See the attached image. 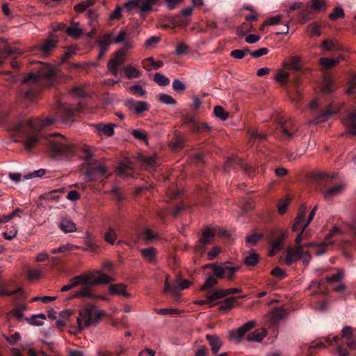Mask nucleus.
<instances>
[{
	"label": "nucleus",
	"mask_w": 356,
	"mask_h": 356,
	"mask_svg": "<svg viewBox=\"0 0 356 356\" xmlns=\"http://www.w3.org/2000/svg\"><path fill=\"white\" fill-rule=\"evenodd\" d=\"M104 314L103 311L95 307L81 309L76 318L77 326L71 327L70 332L76 334L89 326L96 325L101 321Z\"/></svg>",
	"instance_id": "1"
},
{
	"label": "nucleus",
	"mask_w": 356,
	"mask_h": 356,
	"mask_svg": "<svg viewBox=\"0 0 356 356\" xmlns=\"http://www.w3.org/2000/svg\"><path fill=\"white\" fill-rule=\"evenodd\" d=\"M56 67L48 64H41L36 72L27 74L23 78V82H31L41 86H50L53 83Z\"/></svg>",
	"instance_id": "2"
},
{
	"label": "nucleus",
	"mask_w": 356,
	"mask_h": 356,
	"mask_svg": "<svg viewBox=\"0 0 356 356\" xmlns=\"http://www.w3.org/2000/svg\"><path fill=\"white\" fill-rule=\"evenodd\" d=\"M316 207H314L309 213L308 218L305 219L306 208L305 207H300L298 211L294 223L292 225V230L293 232L300 231L301 233H303L313 220L316 214Z\"/></svg>",
	"instance_id": "3"
},
{
	"label": "nucleus",
	"mask_w": 356,
	"mask_h": 356,
	"mask_svg": "<svg viewBox=\"0 0 356 356\" xmlns=\"http://www.w3.org/2000/svg\"><path fill=\"white\" fill-rule=\"evenodd\" d=\"M316 207H314L309 213L308 218L305 219L306 208L305 207H300L298 211L294 223L292 225V230L293 232L300 231L301 233H303L313 220L316 214Z\"/></svg>",
	"instance_id": "4"
},
{
	"label": "nucleus",
	"mask_w": 356,
	"mask_h": 356,
	"mask_svg": "<svg viewBox=\"0 0 356 356\" xmlns=\"http://www.w3.org/2000/svg\"><path fill=\"white\" fill-rule=\"evenodd\" d=\"M156 2V0H129L124 4V8L129 13L138 10L141 13H146L152 10Z\"/></svg>",
	"instance_id": "5"
},
{
	"label": "nucleus",
	"mask_w": 356,
	"mask_h": 356,
	"mask_svg": "<svg viewBox=\"0 0 356 356\" xmlns=\"http://www.w3.org/2000/svg\"><path fill=\"white\" fill-rule=\"evenodd\" d=\"M256 325L254 321H250L236 330L229 332L228 338L230 341L240 343L244 335L252 330Z\"/></svg>",
	"instance_id": "6"
},
{
	"label": "nucleus",
	"mask_w": 356,
	"mask_h": 356,
	"mask_svg": "<svg viewBox=\"0 0 356 356\" xmlns=\"http://www.w3.org/2000/svg\"><path fill=\"white\" fill-rule=\"evenodd\" d=\"M127 55V51L124 49H121L117 51L114 56L108 61L107 67L112 74L117 75L118 67L124 63Z\"/></svg>",
	"instance_id": "7"
},
{
	"label": "nucleus",
	"mask_w": 356,
	"mask_h": 356,
	"mask_svg": "<svg viewBox=\"0 0 356 356\" xmlns=\"http://www.w3.org/2000/svg\"><path fill=\"white\" fill-rule=\"evenodd\" d=\"M106 169L102 165H98L94 168H92L89 170H88L86 173V177L88 179V181H92L99 180L102 181L106 177Z\"/></svg>",
	"instance_id": "8"
},
{
	"label": "nucleus",
	"mask_w": 356,
	"mask_h": 356,
	"mask_svg": "<svg viewBox=\"0 0 356 356\" xmlns=\"http://www.w3.org/2000/svg\"><path fill=\"white\" fill-rule=\"evenodd\" d=\"M343 124L350 134L356 136V107L348 111L346 116L343 119Z\"/></svg>",
	"instance_id": "9"
},
{
	"label": "nucleus",
	"mask_w": 356,
	"mask_h": 356,
	"mask_svg": "<svg viewBox=\"0 0 356 356\" xmlns=\"http://www.w3.org/2000/svg\"><path fill=\"white\" fill-rule=\"evenodd\" d=\"M301 57L298 55H294L284 58L282 66L289 71H298L302 69Z\"/></svg>",
	"instance_id": "10"
},
{
	"label": "nucleus",
	"mask_w": 356,
	"mask_h": 356,
	"mask_svg": "<svg viewBox=\"0 0 356 356\" xmlns=\"http://www.w3.org/2000/svg\"><path fill=\"white\" fill-rule=\"evenodd\" d=\"M90 276L91 285L108 284L114 280L111 276L107 275L99 270L90 272Z\"/></svg>",
	"instance_id": "11"
},
{
	"label": "nucleus",
	"mask_w": 356,
	"mask_h": 356,
	"mask_svg": "<svg viewBox=\"0 0 356 356\" xmlns=\"http://www.w3.org/2000/svg\"><path fill=\"white\" fill-rule=\"evenodd\" d=\"M302 254V248L296 247H289L286 251V257L284 263L290 266L300 259Z\"/></svg>",
	"instance_id": "12"
},
{
	"label": "nucleus",
	"mask_w": 356,
	"mask_h": 356,
	"mask_svg": "<svg viewBox=\"0 0 356 356\" xmlns=\"http://www.w3.org/2000/svg\"><path fill=\"white\" fill-rule=\"evenodd\" d=\"M125 104L129 109L134 110L136 114L147 111L149 109L147 102L144 101H136L130 99L127 100Z\"/></svg>",
	"instance_id": "13"
},
{
	"label": "nucleus",
	"mask_w": 356,
	"mask_h": 356,
	"mask_svg": "<svg viewBox=\"0 0 356 356\" xmlns=\"http://www.w3.org/2000/svg\"><path fill=\"white\" fill-rule=\"evenodd\" d=\"M339 112L338 109L327 108L325 111L317 115L314 120L309 121V123L318 124L327 121L332 115L337 114Z\"/></svg>",
	"instance_id": "14"
},
{
	"label": "nucleus",
	"mask_w": 356,
	"mask_h": 356,
	"mask_svg": "<svg viewBox=\"0 0 356 356\" xmlns=\"http://www.w3.org/2000/svg\"><path fill=\"white\" fill-rule=\"evenodd\" d=\"M65 31L70 37L76 40L83 35V31L80 27L79 23L73 21L71 22L70 26L66 29Z\"/></svg>",
	"instance_id": "15"
},
{
	"label": "nucleus",
	"mask_w": 356,
	"mask_h": 356,
	"mask_svg": "<svg viewBox=\"0 0 356 356\" xmlns=\"http://www.w3.org/2000/svg\"><path fill=\"white\" fill-rule=\"evenodd\" d=\"M214 231L212 229H205L202 232L201 238L198 241L197 248L199 250L203 249L204 245L209 244L212 241Z\"/></svg>",
	"instance_id": "16"
},
{
	"label": "nucleus",
	"mask_w": 356,
	"mask_h": 356,
	"mask_svg": "<svg viewBox=\"0 0 356 356\" xmlns=\"http://www.w3.org/2000/svg\"><path fill=\"white\" fill-rule=\"evenodd\" d=\"M290 77L289 70L282 66L275 74V81L279 84L284 85L288 83Z\"/></svg>",
	"instance_id": "17"
},
{
	"label": "nucleus",
	"mask_w": 356,
	"mask_h": 356,
	"mask_svg": "<svg viewBox=\"0 0 356 356\" xmlns=\"http://www.w3.org/2000/svg\"><path fill=\"white\" fill-rule=\"evenodd\" d=\"M267 331L264 328H259L249 333L247 336V339L252 342H261L266 337Z\"/></svg>",
	"instance_id": "18"
},
{
	"label": "nucleus",
	"mask_w": 356,
	"mask_h": 356,
	"mask_svg": "<svg viewBox=\"0 0 356 356\" xmlns=\"http://www.w3.org/2000/svg\"><path fill=\"white\" fill-rule=\"evenodd\" d=\"M115 126L113 123L107 124H99L96 126V131L99 136H111L114 134V127Z\"/></svg>",
	"instance_id": "19"
},
{
	"label": "nucleus",
	"mask_w": 356,
	"mask_h": 356,
	"mask_svg": "<svg viewBox=\"0 0 356 356\" xmlns=\"http://www.w3.org/2000/svg\"><path fill=\"white\" fill-rule=\"evenodd\" d=\"M59 227L65 233H72L76 231L75 223L67 218H64L61 220Z\"/></svg>",
	"instance_id": "20"
},
{
	"label": "nucleus",
	"mask_w": 356,
	"mask_h": 356,
	"mask_svg": "<svg viewBox=\"0 0 356 356\" xmlns=\"http://www.w3.org/2000/svg\"><path fill=\"white\" fill-rule=\"evenodd\" d=\"M207 305L209 308L213 307L218 305L216 302L218 299L223 298V293L220 289H216L211 293H207L206 296Z\"/></svg>",
	"instance_id": "21"
},
{
	"label": "nucleus",
	"mask_w": 356,
	"mask_h": 356,
	"mask_svg": "<svg viewBox=\"0 0 356 356\" xmlns=\"http://www.w3.org/2000/svg\"><path fill=\"white\" fill-rule=\"evenodd\" d=\"M54 120L53 119L46 118V119H44L43 120H26V123L31 128H32L33 129L39 130L40 129H41L42 127L46 126V125L51 124L52 123H54Z\"/></svg>",
	"instance_id": "22"
},
{
	"label": "nucleus",
	"mask_w": 356,
	"mask_h": 356,
	"mask_svg": "<svg viewBox=\"0 0 356 356\" xmlns=\"http://www.w3.org/2000/svg\"><path fill=\"white\" fill-rule=\"evenodd\" d=\"M344 188L343 184H337L324 191V197L329 200L340 194Z\"/></svg>",
	"instance_id": "23"
},
{
	"label": "nucleus",
	"mask_w": 356,
	"mask_h": 356,
	"mask_svg": "<svg viewBox=\"0 0 356 356\" xmlns=\"http://www.w3.org/2000/svg\"><path fill=\"white\" fill-rule=\"evenodd\" d=\"M206 338L209 342L212 353L213 354H216L222 347V341L216 335L207 334Z\"/></svg>",
	"instance_id": "24"
},
{
	"label": "nucleus",
	"mask_w": 356,
	"mask_h": 356,
	"mask_svg": "<svg viewBox=\"0 0 356 356\" xmlns=\"http://www.w3.org/2000/svg\"><path fill=\"white\" fill-rule=\"evenodd\" d=\"M190 285V282L185 279L178 278L176 282V286L172 287L170 290V293L172 296H177L179 294L181 290L186 289L188 288Z\"/></svg>",
	"instance_id": "25"
},
{
	"label": "nucleus",
	"mask_w": 356,
	"mask_h": 356,
	"mask_svg": "<svg viewBox=\"0 0 356 356\" xmlns=\"http://www.w3.org/2000/svg\"><path fill=\"white\" fill-rule=\"evenodd\" d=\"M23 177L19 173H10L8 175H1L0 181L5 184L9 185V181L15 184H19Z\"/></svg>",
	"instance_id": "26"
},
{
	"label": "nucleus",
	"mask_w": 356,
	"mask_h": 356,
	"mask_svg": "<svg viewBox=\"0 0 356 356\" xmlns=\"http://www.w3.org/2000/svg\"><path fill=\"white\" fill-rule=\"evenodd\" d=\"M109 291L112 294L120 295L124 298H129L130 296V294L127 293L126 290V286L122 284L110 286Z\"/></svg>",
	"instance_id": "27"
},
{
	"label": "nucleus",
	"mask_w": 356,
	"mask_h": 356,
	"mask_svg": "<svg viewBox=\"0 0 356 356\" xmlns=\"http://www.w3.org/2000/svg\"><path fill=\"white\" fill-rule=\"evenodd\" d=\"M21 54L22 52L15 47L5 46L4 48L0 51V65L3 63L4 59L7 56Z\"/></svg>",
	"instance_id": "28"
},
{
	"label": "nucleus",
	"mask_w": 356,
	"mask_h": 356,
	"mask_svg": "<svg viewBox=\"0 0 356 356\" xmlns=\"http://www.w3.org/2000/svg\"><path fill=\"white\" fill-rule=\"evenodd\" d=\"M123 71L125 76L129 79L138 78L141 74V72L137 67L131 65L125 66L123 68Z\"/></svg>",
	"instance_id": "29"
},
{
	"label": "nucleus",
	"mask_w": 356,
	"mask_h": 356,
	"mask_svg": "<svg viewBox=\"0 0 356 356\" xmlns=\"http://www.w3.org/2000/svg\"><path fill=\"white\" fill-rule=\"evenodd\" d=\"M56 42L57 41L55 40L48 39L45 40L43 44L35 47V49L41 51L44 54H47L50 51L56 47Z\"/></svg>",
	"instance_id": "30"
},
{
	"label": "nucleus",
	"mask_w": 356,
	"mask_h": 356,
	"mask_svg": "<svg viewBox=\"0 0 356 356\" xmlns=\"http://www.w3.org/2000/svg\"><path fill=\"white\" fill-rule=\"evenodd\" d=\"M282 130L283 134L288 138H291L298 132L296 125L293 122H289L282 126Z\"/></svg>",
	"instance_id": "31"
},
{
	"label": "nucleus",
	"mask_w": 356,
	"mask_h": 356,
	"mask_svg": "<svg viewBox=\"0 0 356 356\" xmlns=\"http://www.w3.org/2000/svg\"><path fill=\"white\" fill-rule=\"evenodd\" d=\"M211 268L213 270V272L214 275L219 278L224 277V275L225 274V263L222 264L218 266L213 264L205 265L204 266V268Z\"/></svg>",
	"instance_id": "32"
},
{
	"label": "nucleus",
	"mask_w": 356,
	"mask_h": 356,
	"mask_svg": "<svg viewBox=\"0 0 356 356\" xmlns=\"http://www.w3.org/2000/svg\"><path fill=\"white\" fill-rule=\"evenodd\" d=\"M46 318V316L42 314H38L31 316L29 318H26V321L32 325L41 326L44 324V321Z\"/></svg>",
	"instance_id": "33"
},
{
	"label": "nucleus",
	"mask_w": 356,
	"mask_h": 356,
	"mask_svg": "<svg viewBox=\"0 0 356 356\" xmlns=\"http://www.w3.org/2000/svg\"><path fill=\"white\" fill-rule=\"evenodd\" d=\"M339 61V58H322L319 60V63L325 69H330L337 65Z\"/></svg>",
	"instance_id": "34"
},
{
	"label": "nucleus",
	"mask_w": 356,
	"mask_h": 356,
	"mask_svg": "<svg viewBox=\"0 0 356 356\" xmlns=\"http://www.w3.org/2000/svg\"><path fill=\"white\" fill-rule=\"evenodd\" d=\"M131 170V166L129 161L121 163L118 169L119 175L123 178L131 176V173L129 172Z\"/></svg>",
	"instance_id": "35"
},
{
	"label": "nucleus",
	"mask_w": 356,
	"mask_h": 356,
	"mask_svg": "<svg viewBox=\"0 0 356 356\" xmlns=\"http://www.w3.org/2000/svg\"><path fill=\"white\" fill-rule=\"evenodd\" d=\"M235 301V298H229L223 301L218 302V305H219V310L222 312L230 310L234 307Z\"/></svg>",
	"instance_id": "36"
},
{
	"label": "nucleus",
	"mask_w": 356,
	"mask_h": 356,
	"mask_svg": "<svg viewBox=\"0 0 356 356\" xmlns=\"http://www.w3.org/2000/svg\"><path fill=\"white\" fill-rule=\"evenodd\" d=\"M284 311L280 307L273 308L268 314L270 321L273 323L282 319L284 316Z\"/></svg>",
	"instance_id": "37"
},
{
	"label": "nucleus",
	"mask_w": 356,
	"mask_h": 356,
	"mask_svg": "<svg viewBox=\"0 0 356 356\" xmlns=\"http://www.w3.org/2000/svg\"><path fill=\"white\" fill-rule=\"evenodd\" d=\"M140 252L143 257L149 262L155 261L156 250L155 248L150 247L145 249H142Z\"/></svg>",
	"instance_id": "38"
},
{
	"label": "nucleus",
	"mask_w": 356,
	"mask_h": 356,
	"mask_svg": "<svg viewBox=\"0 0 356 356\" xmlns=\"http://www.w3.org/2000/svg\"><path fill=\"white\" fill-rule=\"evenodd\" d=\"M51 146L56 152L61 154H67L70 152V149L72 148V146L70 145L58 142L51 143Z\"/></svg>",
	"instance_id": "39"
},
{
	"label": "nucleus",
	"mask_w": 356,
	"mask_h": 356,
	"mask_svg": "<svg viewBox=\"0 0 356 356\" xmlns=\"http://www.w3.org/2000/svg\"><path fill=\"white\" fill-rule=\"evenodd\" d=\"M95 3V0H86L80 2L79 4L74 6V10L77 13H83L88 8L93 6Z\"/></svg>",
	"instance_id": "40"
},
{
	"label": "nucleus",
	"mask_w": 356,
	"mask_h": 356,
	"mask_svg": "<svg viewBox=\"0 0 356 356\" xmlns=\"http://www.w3.org/2000/svg\"><path fill=\"white\" fill-rule=\"evenodd\" d=\"M141 237L143 240L145 241L147 243L156 240L159 238L156 232L149 229H145L143 232Z\"/></svg>",
	"instance_id": "41"
},
{
	"label": "nucleus",
	"mask_w": 356,
	"mask_h": 356,
	"mask_svg": "<svg viewBox=\"0 0 356 356\" xmlns=\"http://www.w3.org/2000/svg\"><path fill=\"white\" fill-rule=\"evenodd\" d=\"M17 234V229L14 225H8L6 231L3 233V237L7 240H11L14 238Z\"/></svg>",
	"instance_id": "42"
},
{
	"label": "nucleus",
	"mask_w": 356,
	"mask_h": 356,
	"mask_svg": "<svg viewBox=\"0 0 356 356\" xmlns=\"http://www.w3.org/2000/svg\"><path fill=\"white\" fill-rule=\"evenodd\" d=\"M225 273H227V279L232 280L235 273L238 270V266H234L230 263H225Z\"/></svg>",
	"instance_id": "43"
},
{
	"label": "nucleus",
	"mask_w": 356,
	"mask_h": 356,
	"mask_svg": "<svg viewBox=\"0 0 356 356\" xmlns=\"http://www.w3.org/2000/svg\"><path fill=\"white\" fill-rule=\"evenodd\" d=\"M78 285L88 286L91 285L90 273H83L79 276L75 277Z\"/></svg>",
	"instance_id": "44"
},
{
	"label": "nucleus",
	"mask_w": 356,
	"mask_h": 356,
	"mask_svg": "<svg viewBox=\"0 0 356 356\" xmlns=\"http://www.w3.org/2000/svg\"><path fill=\"white\" fill-rule=\"evenodd\" d=\"M214 115L222 120H226L229 117V113L220 106H216L213 108Z\"/></svg>",
	"instance_id": "45"
},
{
	"label": "nucleus",
	"mask_w": 356,
	"mask_h": 356,
	"mask_svg": "<svg viewBox=\"0 0 356 356\" xmlns=\"http://www.w3.org/2000/svg\"><path fill=\"white\" fill-rule=\"evenodd\" d=\"M22 213H23L22 210H21L19 209H16L10 213H9L8 215H5V216H2L1 218H0V223H6V222H8L9 220H10L11 219H13L15 216L20 217V214Z\"/></svg>",
	"instance_id": "46"
},
{
	"label": "nucleus",
	"mask_w": 356,
	"mask_h": 356,
	"mask_svg": "<svg viewBox=\"0 0 356 356\" xmlns=\"http://www.w3.org/2000/svg\"><path fill=\"white\" fill-rule=\"evenodd\" d=\"M73 245L70 244H65L59 246L57 248H54L51 250V253L52 254H57V253H61L63 254H65L67 252L72 250Z\"/></svg>",
	"instance_id": "47"
},
{
	"label": "nucleus",
	"mask_w": 356,
	"mask_h": 356,
	"mask_svg": "<svg viewBox=\"0 0 356 356\" xmlns=\"http://www.w3.org/2000/svg\"><path fill=\"white\" fill-rule=\"evenodd\" d=\"M116 238L117 235L115 231L113 228L109 227L108 232L104 235L105 241L109 244L113 245L115 243Z\"/></svg>",
	"instance_id": "48"
},
{
	"label": "nucleus",
	"mask_w": 356,
	"mask_h": 356,
	"mask_svg": "<svg viewBox=\"0 0 356 356\" xmlns=\"http://www.w3.org/2000/svg\"><path fill=\"white\" fill-rule=\"evenodd\" d=\"M24 309L25 307H24L23 308H15L13 311L9 312L7 314L6 318H8L9 316L10 315H13L18 321H23Z\"/></svg>",
	"instance_id": "49"
},
{
	"label": "nucleus",
	"mask_w": 356,
	"mask_h": 356,
	"mask_svg": "<svg viewBox=\"0 0 356 356\" xmlns=\"http://www.w3.org/2000/svg\"><path fill=\"white\" fill-rule=\"evenodd\" d=\"M154 81L161 86H165L170 83L169 79L160 73L154 74Z\"/></svg>",
	"instance_id": "50"
},
{
	"label": "nucleus",
	"mask_w": 356,
	"mask_h": 356,
	"mask_svg": "<svg viewBox=\"0 0 356 356\" xmlns=\"http://www.w3.org/2000/svg\"><path fill=\"white\" fill-rule=\"evenodd\" d=\"M92 296H93V295L92 293V291L88 286H84L80 290L76 291L74 295V297H75V298L92 297Z\"/></svg>",
	"instance_id": "51"
},
{
	"label": "nucleus",
	"mask_w": 356,
	"mask_h": 356,
	"mask_svg": "<svg viewBox=\"0 0 356 356\" xmlns=\"http://www.w3.org/2000/svg\"><path fill=\"white\" fill-rule=\"evenodd\" d=\"M159 100L165 104L173 105L176 103L175 100L169 95L161 93L158 96Z\"/></svg>",
	"instance_id": "52"
},
{
	"label": "nucleus",
	"mask_w": 356,
	"mask_h": 356,
	"mask_svg": "<svg viewBox=\"0 0 356 356\" xmlns=\"http://www.w3.org/2000/svg\"><path fill=\"white\" fill-rule=\"evenodd\" d=\"M46 172V170L44 169H39V170H34L31 172H29L26 175H24L23 176V179H33V178H35V177H42Z\"/></svg>",
	"instance_id": "53"
},
{
	"label": "nucleus",
	"mask_w": 356,
	"mask_h": 356,
	"mask_svg": "<svg viewBox=\"0 0 356 356\" xmlns=\"http://www.w3.org/2000/svg\"><path fill=\"white\" fill-rule=\"evenodd\" d=\"M127 33L124 30H121L117 35L111 37L114 44H119L125 41Z\"/></svg>",
	"instance_id": "54"
},
{
	"label": "nucleus",
	"mask_w": 356,
	"mask_h": 356,
	"mask_svg": "<svg viewBox=\"0 0 356 356\" xmlns=\"http://www.w3.org/2000/svg\"><path fill=\"white\" fill-rule=\"evenodd\" d=\"M326 7V1L325 0H312L311 8L315 11H318Z\"/></svg>",
	"instance_id": "55"
},
{
	"label": "nucleus",
	"mask_w": 356,
	"mask_h": 356,
	"mask_svg": "<svg viewBox=\"0 0 356 356\" xmlns=\"http://www.w3.org/2000/svg\"><path fill=\"white\" fill-rule=\"evenodd\" d=\"M259 260V256L256 253H251L245 258V264L248 266H253L257 264Z\"/></svg>",
	"instance_id": "56"
},
{
	"label": "nucleus",
	"mask_w": 356,
	"mask_h": 356,
	"mask_svg": "<svg viewBox=\"0 0 356 356\" xmlns=\"http://www.w3.org/2000/svg\"><path fill=\"white\" fill-rule=\"evenodd\" d=\"M321 47L325 51H332L337 49L336 42L332 40H325L321 44Z\"/></svg>",
	"instance_id": "57"
},
{
	"label": "nucleus",
	"mask_w": 356,
	"mask_h": 356,
	"mask_svg": "<svg viewBox=\"0 0 356 356\" xmlns=\"http://www.w3.org/2000/svg\"><path fill=\"white\" fill-rule=\"evenodd\" d=\"M247 54H250L248 49H236L231 51L230 55L232 57L236 59L243 58Z\"/></svg>",
	"instance_id": "58"
},
{
	"label": "nucleus",
	"mask_w": 356,
	"mask_h": 356,
	"mask_svg": "<svg viewBox=\"0 0 356 356\" xmlns=\"http://www.w3.org/2000/svg\"><path fill=\"white\" fill-rule=\"evenodd\" d=\"M343 278V273L341 270L338 271L336 274L327 276L325 277V280L329 282H339L342 281Z\"/></svg>",
	"instance_id": "59"
},
{
	"label": "nucleus",
	"mask_w": 356,
	"mask_h": 356,
	"mask_svg": "<svg viewBox=\"0 0 356 356\" xmlns=\"http://www.w3.org/2000/svg\"><path fill=\"white\" fill-rule=\"evenodd\" d=\"M131 134L136 139L143 140L147 143V134L142 129H134L132 131Z\"/></svg>",
	"instance_id": "60"
},
{
	"label": "nucleus",
	"mask_w": 356,
	"mask_h": 356,
	"mask_svg": "<svg viewBox=\"0 0 356 356\" xmlns=\"http://www.w3.org/2000/svg\"><path fill=\"white\" fill-rule=\"evenodd\" d=\"M217 280L213 277V276H209L207 278L204 284L202 285V286L201 287V290L202 291H204L206 290L207 289H209V288H211L213 286H215L216 284H217Z\"/></svg>",
	"instance_id": "61"
},
{
	"label": "nucleus",
	"mask_w": 356,
	"mask_h": 356,
	"mask_svg": "<svg viewBox=\"0 0 356 356\" xmlns=\"http://www.w3.org/2000/svg\"><path fill=\"white\" fill-rule=\"evenodd\" d=\"M160 38L158 36H152L148 38L144 46L147 49H151L156 46V44L159 42Z\"/></svg>",
	"instance_id": "62"
},
{
	"label": "nucleus",
	"mask_w": 356,
	"mask_h": 356,
	"mask_svg": "<svg viewBox=\"0 0 356 356\" xmlns=\"http://www.w3.org/2000/svg\"><path fill=\"white\" fill-rule=\"evenodd\" d=\"M290 200L289 199H284L281 200L277 205L278 207V212L280 214H284L286 213L288 206L289 204Z\"/></svg>",
	"instance_id": "63"
},
{
	"label": "nucleus",
	"mask_w": 356,
	"mask_h": 356,
	"mask_svg": "<svg viewBox=\"0 0 356 356\" xmlns=\"http://www.w3.org/2000/svg\"><path fill=\"white\" fill-rule=\"evenodd\" d=\"M39 140L37 135L31 136L27 138L24 142V145L26 149H31Z\"/></svg>",
	"instance_id": "64"
}]
</instances>
